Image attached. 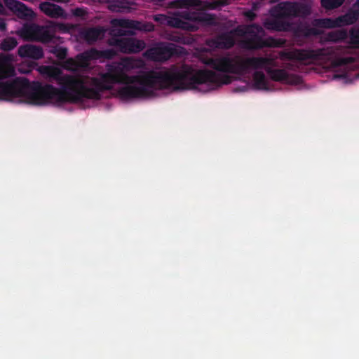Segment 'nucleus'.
Returning <instances> with one entry per match:
<instances>
[{
	"mask_svg": "<svg viewBox=\"0 0 359 359\" xmlns=\"http://www.w3.org/2000/svg\"><path fill=\"white\" fill-rule=\"evenodd\" d=\"M21 57H29L34 60H39L43 57V50L41 46L25 44L20 46L18 50Z\"/></svg>",
	"mask_w": 359,
	"mask_h": 359,
	"instance_id": "obj_13",
	"label": "nucleus"
},
{
	"mask_svg": "<svg viewBox=\"0 0 359 359\" xmlns=\"http://www.w3.org/2000/svg\"><path fill=\"white\" fill-rule=\"evenodd\" d=\"M347 47L330 46L318 49H296L293 51L285 52L282 57L288 60L306 62L311 60L315 61H330L334 67H341L352 64L355 61L353 57H339V55L344 53Z\"/></svg>",
	"mask_w": 359,
	"mask_h": 359,
	"instance_id": "obj_3",
	"label": "nucleus"
},
{
	"mask_svg": "<svg viewBox=\"0 0 359 359\" xmlns=\"http://www.w3.org/2000/svg\"><path fill=\"white\" fill-rule=\"evenodd\" d=\"M49 27L53 29H57L62 31L63 32H66L68 31V27L67 25L62 22H50Z\"/></svg>",
	"mask_w": 359,
	"mask_h": 359,
	"instance_id": "obj_32",
	"label": "nucleus"
},
{
	"mask_svg": "<svg viewBox=\"0 0 359 359\" xmlns=\"http://www.w3.org/2000/svg\"><path fill=\"white\" fill-rule=\"evenodd\" d=\"M356 5L359 7V0L356 1Z\"/></svg>",
	"mask_w": 359,
	"mask_h": 359,
	"instance_id": "obj_40",
	"label": "nucleus"
},
{
	"mask_svg": "<svg viewBox=\"0 0 359 359\" xmlns=\"http://www.w3.org/2000/svg\"><path fill=\"white\" fill-rule=\"evenodd\" d=\"M113 37L109 39V44L115 46L123 53H137L143 50L146 43L143 40L135 38H121L120 36L133 34V32H126L122 29H114L111 31Z\"/></svg>",
	"mask_w": 359,
	"mask_h": 359,
	"instance_id": "obj_6",
	"label": "nucleus"
},
{
	"mask_svg": "<svg viewBox=\"0 0 359 359\" xmlns=\"http://www.w3.org/2000/svg\"><path fill=\"white\" fill-rule=\"evenodd\" d=\"M6 6L15 13L19 18L27 19L33 16L32 9L27 8L25 4L17 0H3Z\"/></svg>",
	"mask_w": 359,
	"mask_h": 359,
	"instance_id": "obj_11",
	"label": "nucleus"
},
{
	"mask_svg": "<svg viewBox=\"0 0 359 359\" xmlns=\"http://www.w3.org/2000/svg\"><path fill=\"white\" fill-rule=\"evenodd\" d=\"M116 55V51L112 48L100 50L92 48L90 50L85 51L82 54L81 57H83L86 61H89L99 59L111 60L113 59Z\"/></svg>",
	"mask_w": 359,
	"mask_h": 359,
	"instance_id": "obj_12",
	"label": "nucleus"
},
{
	"mask_svg": "<svg viewBox=\"0 0 359 359\" xmlns=\"http://www.w3.org/2000/svg\"><path fill=\"white\" fill-rule=\"evenodd\" d=\"M348 37L347 32L344 29H337L329 32L323 36V41L327 42H341Z\"/></svg>",
	"mask_w": 359,
	"mask_h": 359,
	"instance_id": "obj_17",
	"label": "nucleus"
},
{
	"mask_svg": "<svg viewBox=\"0 0 359 359\" xmlns=\"http://www.w3.org/2000/svg\"><path fill=\"white\" fill-rule=\"evenodd\" d=\"M104 31L101 27L88 28L83 32L84 39L89 43L97 41L104 35Z\"/></svg>",
	"mask_w": 359,
	"mask_h": 359,
	"instance_id": "obj_16",
	"label": "nucleus"
},
{
	"mask_svg": "<svg viewBox=\"0 0 359 359\" xmlns=\"http://www.w3.org/2000/svg\"><path fill=\"white\" fill-rule=\"evenodd\" d=\"M235 35H237V32L233 29L217 35L211 40V43L217 48L230 49L235 45Z\"/></svg>",
	"mask_w": 359,
	"mask_h": 359,
	"instance_id": "obj_10",
	"label": "nucleus"
},
{
	"mask_svg": "<svg viewBox=\"0 0 359 359\" xmlns=\"http://www.w3.org/2000/svg\"><path fill=\"white\" fill-rule=\"evenodd\" d=\"M140 59L126 57L119 62L106 65V72L99 77L84 78L62 75L60 69L47 66L43 73L55 80L60 88L50 84L42 85L38 81L30 82L25 78H16L12 81H0V100L20 102L34 105L48 104H62L76 103L84 98L100 100L102 93L113 88L114 84L126 86L117 90V95L124 100L149 97L155 88H165L174 76L172 72L149 71L140 75H128L132 70L142 67ZM14 70L6 65V58L0 55V81L13 74Z\"/></svg>",
	"mask_w": 359,
	"mask_h": 359,
	"instance_id": "obj_1",
	"label": "nucleus"
},
{
	"mask_svg": "<svg viewBox=\"0 0 359 359\" xmlns=\"http://www.w3.org/2000/svg\"><path fill=\"white\" fill-rule=\"evenodd\" d=\"M266 73L274 81L285 82L288 84H299L302 78L296 74H290L283 69H272L271 66L266 68Z\"/></svg>",
	"mask_w": 359,
	"mask_h": 359,
	"instance_id": "obj_9",
	"label": "nucleus"
},
{
	"mask_svg": "<svg viewBox=\"0 0 359 359\" xmlns=\"http://www.w3.org/2000/svg\"><path fill=\"white\" fill-rule=\"evenodd\" d=\"M350 43L355 47H359V28L350 30Z\"/></svg>",
	"mask_w": 359,
	"mask_h": 359,
	"instance_id": "obj_29",
	"label": "nucleus"
},
{
	"mask_svg": "<svg viewBox=\"0 0 359 359\" xmlns=\"http://www.w3.org/2000/svg\"><path fill=\"white\" fill-rule=\"evenodd\" d=\"M169 39L174 42L184 45H189L192 42V39L191 37L185 36L182 34H171Z\"/></svg>",
	"mask_w": 359,
	"mask_h": 359,
	"instance_id": "obj_25",
	"label": "nucleus"
},
{
	"mask_svg": "<svg viewBox=\"0 0 359 359\" xmlns=\"http://www.w3.org/2000/svg\"><path fill=\"white\" fill-rule=\"evenodd\" d=\"M215 3L218 5H225L227 3V0H215Z\"/></svg>",
	"mask_w": 359,
	"mask_h": 359,
	"instance_id": "obj_38",
	"label": "nucleus"
},
{
	"mask_svg": "<svg viewBox=\"0 0 359 359\" xmlns=\"http://www.w3.org/2000/svg\"><path fill=\"white\" fill-rule=\"evenodd\" d=\"M191 11H182V12H175L176 15H179L180 19H184L185 20H189Z\"/></svg>",
	"mask_w": 359,
	"mask_h": 359,
	"instance_id": "obj_35",
	"label": "nucleus"
},
{
	"mask_svg": "<svg viewBox=\"0 0 359 359\" xmlns=\"http://www.w3.org/2000/svg\"><path fill=\"white\" fill-rule=\"evenodd\" d=\"M182 48L177 47L175 44L160 43L156 46L148 48L144 53V56L151 61L164 62L174 55L181 54Z\"/></svg>",
	"mask_w": 359,
	"mask_h": 359,
	"instance_id": "obj_7",
	"label": "nucleus"
},
{
	"mask_svg": "<svg viewBox=\"0 0 359 359\" xmlns=\"http://www.w3.org/2000/svg\"><path fill=\"white\" fill-rule=\"evenodd\" d=\"M287 67H288L289 69H292V65H291V64H288V65H287Z\"/></svg>",
	"mask_w": 359,
	"mask_h": 359,
	"instance_id": "obj_39",
	"label": "nucleus"
},
{
	"mask_svg": "<svg viewBox=\"0 0 359 359\" xmlns=\"http://www.w3.org/2000/svg\"><path fill=\"white\" fill-rule=\"evenodd\" d=\"M180 29L188 32H195L199 29V27L196 25L191 24L182 20Z\"/></svg>",
	"mask_w": 359,
	"mask_h": 359,
	"instance_id": "obj_31",
	"label": "nucleus"
},
{
	"mask_svg": "<svg viewBox=\"0 0 359 359\" xmlns=\"http://www.w3.org/2000/svg\"><path fill=\"white\" fill-rule=\"evenodd\" d=\"M72 13L76 17L85 18L87 15V11L83 8H76L73 10Z\"/></svg>",
	"mask_w": 359,
	"mask_h": 359,
	"instance_id": "obj_34",
	"label": "nucleus"
},
{
	"mask_svg": "<svg viewBox=\"0 0 359 359\" xmlns=\"http://www.w3.org/2000/svg\"><path fill=\"white\" fill-rule=\"evenodd\" d=\"M320 31L315 27H311L309 25H301L297 27L295 30V34L298 36L309 37L311 36H318Z\"/></svg>",
	"mask_w": 359,
	"mask_h": 359,
	"instance_id": "obj_20",
	"label": "nucleus"
},
{
	"mask_svg": "<svg viewBox=\"0 0 359 359\" xmlns=\"http://www.w3.org/2000/svg\"><path fill=\"white\" fill-rule=\"evenodd\" d=\"M50 52L54 54L58 59L64 60L67 57V50L64 47H53Z\"/></svg>",
	"mask_w": 359,
	"mask_h": 359,
	"instance_id": "obj_28",
	"label": "nucleus"
},
{
	"mask_svg": "<svg viewBox=\"0 0 359 359\" xmlns=\"http://www.w3.org/2000/svg\"><path fill=\"white\" fill-rule=\"evenodd\" d=\"M182 20L179 15H176L175 13L172 15L168 16L167 25L171 27L180 29Z\"/></svg>",
	"mask_w": 359,
	"mask_h": 359,
	"instance_id": "obj_27",
	"label": "nucleus"
},
{
	"mask_svg": "<svg viewBox=\"0 0 359 359\" xmlns=\"http://www.w3.org/2000/svg\"><path fill=\"white\" fill-rule=\"evenodd\" d=\"M138 25L137 24L135 27V29L145 31V32H152L154 29V25L151 22H141L137 21Z\"/></svg>",
	"mask_w": 359,
	"mask_h": 359,
	"instance_id": "obj_30",
	"label": "nucleus"
},
{
	"mask_svg": "<svg viewBox=\"0 0 359 359\" xmlns=\"http://www.w3.org/2000/svg\"><path fill=\"white\" fill-rule=\"evenodd\" d=\"M97 1H99V2H100V3H102V2H104V0H97Z\"/></svg>",
	"mask_w": 359,
	"mask_h": 359,
	"instance_id": "obj_41",
	"label": "nucleus"
},
{
	"mask_svg": "<svg viewBox=\"0 0 359 359\" xmlns=\"http://www.w3.org/2000/svg\"><path fill=\"white\" fill-rule=\"evenodd\" d=\"M237 36H243V47L248 50H259L266 47H276L277 41L273 37L264 38V30L257 24H252L235 29Z\"/></svg>",
	"mask_w": 359,
	"mask_h": 359,
	"instance_id": "obj_5",
	"label": "nucleus"
},
{
	"mask_svg": "<svg viewBox=\"0 0 359 359\" xmlns=\"http://www.w3.org/2000/svg\"><path fill=\"white\" fill-rule=\"evenodd\" d=\"M311 13V8L307 4L285 1L278 4L271 11L273 18L264 22L267 29L286 32L289 31L292 24L283 20L290 18H306Z\"/></svg>",
	"mask_w": 359,
	"mask_h": 359,
	"instance_id": "obj_4",
	"label": "nucleus"
},
{
	"mask_svg": "<svg viewBox=\"0 0 359 359\" xmlns=\"http://www.w3.org/2000/svg\"><path fill=\"white\" fill-rule=\"evenodd\" d=\"M6 29V23L4 20L0 19V30L5 31Z\"/></svg>",
	"mask_w": 359,
	"mask_h": 359,
	"instance_id": "obj_37",
	"label": "nucleus"
},
{
	"mask_svg": "<svg viewBox=\"0 0 359 359\" xmlns=\"http://www.w3.org/2000/svg\"><path fill=\"white\" fill-rule=\"evenodd\" d=\"M359 18V11L351 10L345 15L337 18V20L342 25H350L354 24Z\"/></svg>",
	"mask_w": 359,
	"mask_h": 359,
	"instance_id": "obj_18",
	"label": "nucleus"
},
{
	"mask_svg": "<svg viewBox=\"0 0 359 359\" xmlns=\"http://www.w3.org/2000/svg\"><path fill=\"white\" fill-rule=\"evenodd\" d=\"M207 64L213 69H203L194 71L188 65L177 66L171 65L159 72H172L174 76L170 79V83L166 87L155 88V89H172L174 90L194 89L198 85L206 84L209 90H214L224 84L231 82V76L222 73L243 74L250 69H262L266 71L269 66H273L274 59L271 57H247L236 55L216 58H210Z\"/></svg>",
	"mask_w": 359,
	"mask_h": 359,
	"instance_id": "obj_2",
	"label": "nucleus"
},
{
	"mask_svg": "<svg viewBox=\"0 0 359 359\" xmlns=\"http://www.w3.org/2000/svg\"><path fill=\"white\" fill-rule=\"evenodd\" d=\"M318 25L320 27L325 28H333L341 26L340 23L337 20V18L336 20H332L330 18L320 19L318 20Z\"/></svg>",
	"mask_w": 359,
	"mask_h": 359,
	"instance_id": "obj_26",
	"label": "nucleus"
},
{
	"mask_svg": "<svg viewBox=\"0 0 359 359\" xmlns=\"http://www.w3.org/2000/svg\"><path fill=\"white\" fill-rule=\"evenodd\" d=\"M112 26L114 27H120V28H128V29H134L137 23V20H132L128 19H113L111 22Z\"/></svg>",
	"mask_w": 359,
	"mask_h": 359,
	"instance_id": "obj_22",
	"label": "nucleus"
},
{
	"mask_svg": "<svg viewBox=\"0 0 359 359\" xmlns=\"http://www.w3.org/2000/svg\"><path fill=\"white\" fill-rule=\"evenodd\" d=\"M20 35L26 39L40 41L43 43L54 42L55 36L45 27L37 25L25 26L20 31Z\"/></svg>",
	"mask_w": 359,
	"mask_h": 359,
	"instance_id": "obj_8",
	"label": "nucleus"
},
{
	"mask_svg": "<svg viewBox=\"0 0 359 359\" xmlns=\"http://www.w3.org/2000/svg\"><path fill=\"white\" fill-rule=\"evenodd\" d=\"M189 21L200 22L207 26H214L217 25L215 15L204 12H191Z\"/></svg>",
	"mask_w": 359,
	"mask_h": 359,
	"instance_id": "obj_14",
	"label": "nucleus"
},
{
	"mask_svg": "<svg viewBox=\"0 0 359 359\" xmlns=\"http://www.w3.org/2000/svg\"><path fill=\"white\" fill-rule=\"evenodd\" d=\"M171 6L177 8H189L201 5V0H175L170 3Z\"/></svg>",
	"mask_w": 359,
	"mask_h": 359,
	"instance_id": "obj_21",
	"label": "nucleus"
},
{
	"mask_svg": "<svg viewBox=\"0 0 359 359\" xmlns=\"http://www.w3.org/2000/svg\"><path fill=\"white\" fill-rule=\"evenodd\" d=\"M254 86L259 90H268V81L263 72L255 71L252 74Z\"/></svg>",
	"mask_w": 359,
	"mask_h": 359,
	"instance_id": "obj_19",
	"label": "nucleus"
},
{
	"mask_svg": "<svg viewBox=\"0 0 359 359\" xmlns=\"http://www.w3.org/2000/svg\"><path fill=\"white\" fill-rule=\"evenodd\" d=\"M321 5L327 10H332L340 7L345 0H320Z\"/></svg>",
	"mask_w": 359,
	"mask_h": 359,
	"instance_id": "obj_24",
	"label": "nucleus"
},
{
	"mask_svg": "<svg viewBox=\"0 0 359 359\" xmlns=\"http://www.w3.org/2000/svg\"><path fill=\"white\" fill-rule=\"evenodd\" d=\"M39 8L44 14L53 18L65 16L64 9L61 6L48 1L41 3Z\"/></svg>",
	"mask_w": 359,
	"mask_h": 359,
	"instance_id": "obj_15",
	"label": "nucleus"
},
{
	"mask_svg": "<svg viewBox=\"0 0 359 359\" xmlns=\"http://www.w3.org/2000/svg\"><path fill=\"white\" fill-rule=\"evenodd\" d=\"M17 45V39L14 37L9 36L6 37L1 41L0 48L4 51H9L14 49Z\"/></svg>",
	"mask_w": 359,
	"mask_h": 359,
	"instance_id": "obj_23",
	"label": "nucleus"
},
{
	"mask_svg": "<svg viewBox=\"0 0 359 359\" xmlns=\"http://www.w3.org/2000/svg\"><path fill=\"white\" fill-rule=\"evenodd\" d=\"M168 15L165 14H156L153 15V20L161 25H167Z\"/></svg>",
	"mask_w": 359,
	"mask_h": 359,
	"instance_id": "obj_33",
	"label": "nucleus"
},
{
	"mask_svg": "<svg viewBox=\"0 0 359 359\" xmlns=\"http://www.w3.org/2000/svg\"><path fill=\"white\" fill-rule=\"evenodd\" d=\"M245 15L248 19H249L251 21L254 20V19L256 17V14L251 11H248L245 12Z\"/></svg>",
	"mask_w": 359,
	"mask_h": 359,
	"instance_id": "obj_36",
	"label": "nucleus"
}]
</instances>
